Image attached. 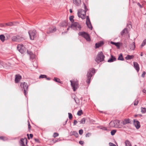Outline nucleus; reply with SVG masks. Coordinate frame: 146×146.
I'll return each mask as SVG.
<instances>
[{"label": "nucleus", "mask_w": 146, "mask_h": 146, "mask_svg": "<svg viewBox=\"0 0 146 146\" xmlns=\"http://www.w3.org/2000/svg\"><path fill=\"white\" fill-rule=\"evenodd\" d=\"M95 70L94 69L92 68L90 69L88 71L87 75L86 82L89 84L90 82V80L93 75L95 73Z\"/></svg>", "instance_id": "obj_1"}, {"label": "nucleus", "mask_w": 146, "mask_h": 146, "mask_svg": "<svg viewBox=\"0 0 146 146\" xmlns=\"http://www.w3.org/2000/svg\"><path fill=\"white\" fill-rule=\"evenodd\" d=\"M85 10L80 9L78 10V16L82 19H84L86 18V13L87 10V9L85 4L84 5Z\"/></svg>", "instance_id": "obj_2"}, {"label": "nucleus", "mask_w": 146, "mask_h": 146, "mask_svg": "<svg viewBox=\"0 0 146 146\" xmlns=\"http://www.w3.org/2000/svg\"><path fill=\"white\" fill-rule=\"evenodd\" d=\"M104 56L102 52L98 53L97 55L96 59V61L98 63H99L104 60Z\"/></svg>", "instance_id": "obj_3"}, {"label": "nucleus", "mask_w": 146, "mask_h": 146, "mask_svg": "<svg viewBox=\"0 0 146 146\" xmlns=\"http://www.w3.org/2000/svg\"><path fill=\"white\" fill-rule=\"evenodd\" d=\"M22 90H24V93L25 96L27 94V90L28 88V86L27 83L25 82L21 83L20 84Z\"/></svg>", "instance_id": "obj_4"}, {"label": "nucleus", "mask_w": 146, "mask_h": 146, "mask_svg": "<svg viewBox=\"0 0 146 146\" xmlns=\"http://www.w3.org/2000/svg\"><path fill=\"white\" fill-rule=\"evenodd\" d=\"M71 85L74 91H75L79 87L78 81L70 80Z\"/></svg>", "instance_id": "obj_5"}, {"label": "nucleus", "mask_w": 146, "mask_h": 146, "mask_svg": "<svg viewBox=\"0 0 146 146\" xmlns=\"http://www.w3.org/2000/svg\"><path fill=\"white\" fill-rule=\"evenodd\" d=\"M120 121L119 120H115L111 121L109 123V125L111 127H118L120 128L119 125Z\"/></svg>", "instance_id": "obj_6"}, {"label": "nucleus", "mask_w": 146, "mask_h": 146, "mask_svg": "<svg viewBox=\"0 0 146 146\" xmlns=\"http://www.w3.org/2000/svg\"><path fill=\"white\" fill-rule=\"evenodd\" d=\"M71 28L74 30H80L81 27V25L77 22H74L72 23Z\"/></svg>", "instance_id": "obj_7"}, {"label": "nucleus", "mask_w": 146, "mask_h": 146, "mask_svg": "<svg viewBox=\"0 0 146 146\" xmlns=\"http://www.w3.org/2000/svg\"><path fill=\"white\" fill-rule=\"evenodd\" d=\"M18 50L22 54L25 51V47L22 44H19L17 47Z\"/></svg>", "instance_id": "obj_8"}, {"label": "nucleus", "mask_w": 146, "mask_h": 146, "mask_svg": "<svg viewBox=\"0 0 146 146\" xmlns=\"http://www.w3.org/2000/svg\"><path fill=\"white\" fill-rule=\"evenodd\" d=\"M86 24L88 28L91 30L92 29V27L90 21V19L88 16H87L86 18Z\"/></svg>", "instance_id": "obj_9"}, {"label": "nucleus", "mask_w": 146, "mask_h": 146, "mask_svg": "<svg viewBox=\"0 0 146 146\" xmlns=\"http://www.w3.org/2000/svg\"><path fill=\"white\" fill-rule=\"evenodd\" d=\"M129 30L127 28L124 29L121 33V36H129L128 34Z\"/></svg>", "instance_id": "obj_10"}, {"label": "nucleus", "mask_w": 146, "mask_h": 146, "mask_svg": "<svg viewBox=\"0 0 146 146\" xmlns=\"http://www.w3.org/2000/svg\"><path fill=\"white\" fill-rule=\"evenodd\" d=\"M56 30V28L55 27H52L49 28L47 31L48 33H50L55 32Z\"/></svg>", "instance_id": "obj_11"}, {"label": "nucleus", "mask_w": 146, "mask_h": 146, "mask_svg": "<svg viewBox=\"0 0 146 146\" xmlns=\"http://www.w3.org/2000/svg\"><path fill=\"white\" fill-rule=\"evenodd\" d=\"M11 39L13 41L20 42L23 40V37H12Z\"/></svg>", "instance_id": "obj_12"}, {"label": "nucleus", "mask_w": 146, "mask_h": 146, "mask_svg": "<svg viewBox=\"0 0 146 146\" xmlns=\"http://www.w3.org/2000/svg\"><path fill=\"white\" fill-rule=\"evenodd\" d=\"M133 124L135 127L137 129H139L140 127L139 122L136 119L133 120Z\"/></svg>", "instance_id": "obj_13"}, {"label": "nucleus", "mask_w": 146, "mask_h": 146, "mask_svg": "<svg viewBox=\"0 0 146 146\" xmlns=\"http://www.w3.org/2000/svg\"><path fill=\"white\" fill-rule=\"evenodd\" d=\"M30 36H34L36 34V31L35 30H31L29 31Z\"/></svg>", "instance_id": "obj_14"}, {"label": "nucleus", "mask_w": 146, "mask_h": 146, "mask_svg": "<svg viewBox=\"0 0 146 146\" xmlns=\"http://www.w3.org/2000/svg\"><path fill=\"white\" fill-rule=\"evenodd\" d=\"M130 119H125L121 121V123L123 125H125L126 124L130 123Z\"/></svg>", "instance_id": "obj_15"}, {"label": "nucleus", "mask_w": 146, "mask_h": 146, "mask_svg": "<svg viewBox=\"0 0 146 146\" xmlns=\"http://www.w3.org/2000/svg\"><path fill=\"white\" fill-rule=\"evenodd\" d=\"M18 23V22H9L7 23H5V25L6 27L7 26H12L13 25H16Z\"/></svg>", "instance_id": "obj_16"}, {"label": "nucleus", "mask_w": 146, "mask_h": 146, "mask_svg": "<svg viewBox=\"0 0 146 146\" xmlns=\"http://www.w3.org/2000/svg\"><path fill=\"white\" fill-rule=\"evenodd\" d=\"M21 79V76L19 74L16 75L15 76V81L16 83H18Z\"/></svg>", "instance_id": "obj_17"}, {"label": "nucleus", "mask_w": 146, "mask_h": 146, "mask_svg": "<svg viewBox=\"0 0 146 146\" xmlns=\"http://www.w3.org/2000/svg\"><path fill=\"white\" fill-rule=\"evenodd\" d=\"M104 44V42L103 41H100L96 43L95 44L96 48H98L100 47L101 46Z\"/></svg>", "instance_id": "obj_18"}, {"label": "nucleus", "mask_w": 146, "mask_h": 146, "mask_svg": "<svg viewBox=\"0 0 146 146\" xmlns=\"http://www.w3.org/2000/svg\"><path fill=\"white\" fill-rule=\"evenodd\" d=\"M134 67L137 72L139 70V66L138 63L136 62H133Z\"/></svg>", "instance_id": "obj_19"}, {"label": "nucleus", "mask_w": 146, "mask_h": 146, "mask_svg": "<svg viewBox=\"0 0 146 146\" xmlns=\"http://www.w3.org/2000/svg\"><path fill=\"white\" fill-rule=\"evenodd\" d=\"M78 35L80 36H89L88 34L84 32H80L78 33Z\"/></svg>", "instance_id": "obj_20"}, {"label": "nucleus", "mask_w": 146, "mask_h": 146, "mask_svg": "<svg viewBox=\"0 0 146 146\" xmlns=\"http://www.w3.org/2000/svg\"><path fill=\"white\" fill-rule=\"evenodd\" d=\"M27 139L26 138L22 139L21 140V146H25V144L27 143Z\"/></svg>", "instance_id": "obj_21"}, {"label": "nucleus", "mask_w": 146, "mask_h": 146, "mask_svg": "<svg viewBox=\"0 0 146 146\" xmlns=\"http://www.w3.org/2000/svg\"><path fill=\"white\" fill-rule=\"evenodd\" d=\"M74 3L77 6H79L81 4V0H73Z\"/></svg>", "instance_id": "obj_22"}, {"label": "nucleus", "mask_w": 146, "mask_h": 146, "mask_svg": "<svg viewBox=\"0 0 146 146\" xmlns=\"http://www.w3.org/2000/svg\"><path fill=\"white\" fill-rule=\"evenodd\" d=\"M111 58L108 60V62H113V61H115L116 60V59L113 56L111 55Z\"/></svg>", "instance_id": "obj_23"}, {"label": "nucleus", "mask_w": 146, "mask_h": 146, "mask_svg": "<svg viewBox=\"0 0 146 146\" xmlns=\"http://www.w3.org/2000/svg\"><path fill=\"white\" fill-rule=\"evenodd\" d=\"M27 52L28 54H29L30 55V57L31 58L33 59L35 58V55L33 54L31 52L27 51Z\"/></svg>", "instance_id": "obj_24"}, {"label": "nucleus", "mask_w": 146, "mask_h": 146, "mask_svg": "<svg viewBox=\"0 0 146 146\" xmlns=\"http://www.w3.org/2000/svg\"><path fill=\"white\" fill-rule=\"evenodd\" d=\"M125 146H132V145L130 142L128 140H126L125 142Z\"/></svg>", "instance_id": "obj_25"}, {"label": "nucleus", "mask_w": 146, "mask_h": 146, "mask_svg": "<svg viewBox=\"0 0 146 146\" xmlns=\"http://www.w3.org/2000/svg\"><path fill=\"white\" fill-rule=\"evenodd\" d=\"M110 43H111L112 44H113L115 45L118 48H119V47L120 46V43L119 42L115 43V42H113L112 41H111L110 42Z\"/></svg>", "instance_id": "obj_26"}, {"label": "nucleus", "mask_w": 146, "mask_h": 146, "mask_svg": "<svg viewBox=\"0 0 146 146\" xmlns=\"http://www.w3.org/2000/svg\"><path fill=\"white\" fill-rule=\"evenodd\" d=\"M134 55H128L125 57V58L127 60H128L133 59L134 58Z\"/></svg>", "instance_id": "obj_27"}, {"label": "nucleus", "mask_w": 146, "mask_h": 146, "mask_svg": "<svg viewBox=\"0 0 146 146\" xmlns=\"http://www.w3.org/2000/svg\"><path fill=\"white\" fill-rule=\"evenodd\" d=\"M0 39L1 41L3 42L5 40H7L9 39V37H0Z\"/></svg>", "instance_id": "obj_28"}, {"label": "nucleus", "mask_w": 146, "mask_h": 146, "mask_svg": "<svg viewBox=\"0 0 146 146\" xmlns=\"http://www.w3.org/2000/svg\"><path fill=\"white\" fill-rule=\"evenodd\" d=\"M135 48V43L133 42L131 45L130 47V48L131 50H134Z\"/></svg>", "instance_id": "obj_29"}, {"label": "nucleus", "mask_w": 146, "mask_h": 146, "mask_svg": "<svg viewBox=\"0 0 146 146\" xmlns=\"http://www.w3.org/2000/svg\"><path fill=\"white\" fill-rule=\"evenodd\" d=\"M141 112L143 113H145L146 112V108H141Z\"/></svg>", "instance_id": "obj_30"}, {"label": "nucleus", "mask_w": 146, "mask_h": 146, "mask_svg": "<svg viewBox=\"0 0 146 146\" xmlns=\"http://www.w3.org/2000/svg\"><path fill=\"white\" fill-rule=\"evenodd\" d=\"M86 119L84 118H83L80 121L81 124H84L85 123Z\"/></svg>", "instance_id": "obj_31"}, {"label": "nucleus", "mask_w": 146, "mask_h": 146, "mask_svg": "<svg viewBox=\"0 0 146 146\" xmlns=\"http://www.w3.org/2000/svg\"><path fill=\"white\" fill-rule=\"evenodd\" d=\"M146 44V39H145L143 41V42L141 46V48H142Z\"/></svg>", "instance_id": "obj_32"}, {"label": "nucleus", "mask_w": 146, "mask_h": 146, "mask_svg": "<svg viewBox=\"0 0 146 146\" xmlns=\"http://www.w3.org/2000/svg\"><path fill=\"white\" fill-rule=\"evenodd\" d=\"M54 80L58 82L59 83H61V82L60 81V79L59 78H54Z\"/></svg>", "instance_id": "obj_33"}, {"label": "nucleus", "mask_w": 146, "mask_h": 146, "mask_svg": "<svg viewBox=\"0 0 146 146\" xmlns=\"http://www.w3.org/2000/svg\"><path fill=\"white\" fill-rule=\"evenodd\" d=\"M83 114V112L82 110H81L78 111L77 112V114L79 115H81L82 114Z\"/></svg>", "instance_id": "obj_34"}, {"label": "nucleus", "mask_w": 146, "mask_h": 146, "mask_svg": "<svg viewBox=\"0 0 146 146\" xmlns=\"http://www.w3.org/2000/svg\"><path fill=\"white\" fill-rule=\"evenodd\" d=\"M118 60H123V58L122 55L121 54H120L119 55V57L118 58Z\"/></svg>", "instance_id": "obj_35"}, {"label": "nucleus", "mask_w": 146, "mask_h": 146, "mask_svg": "<svg viewBox=\"0 0 146 146\" xmlns=\"http://www.w3.org/2000/svg\"><path fill=\"white\" fill-rule=\"evenodd\" d=\"M73 18H74V16H71L69 17L70 20L71 22L72 23L74 21V20H73Z\"/></svg>", "instance_id": "obj_36"}, {"label": "nucleus", "mask_w": 146, "mask_h": 146, "mask_svg": "<svg viewBox=\"0 0 146 146\" xmlns=\"http://www.w3.org/2000/svg\"><path fill=\"white\" fill-rule=\"evenodd\" d=\"M0 139L5 141L7 140V138L5 137L1 136L0 137Z\"/></svg>", "instance_id": "obj_37"}, {"label": "nucleus", "mask_w": 146, "mask_h": 146, "mask_svg": "<svg viewBox=\"0 0 146 146\" xmlns=\"http://www.w3.org/2000/svg\"><path fill=\"white\" fill-rule=\"evenodd\" d=\"M59 135V134L57 133H54L53 134V136L55 138L56 137L58 136Z\"/></svg>", "instance_id": "obj_38"}, {"label": "nucleus", "mask_w": 146, "mask_h": 146, "mask_svg": "<svg viewBox=\"0 0 146 146\" xmlns=\"http://www.w3.org/2000/svg\"><path fill=\"white\" fill-rule=\"evenodd\" d=\"M116 131L115 130H113L111 131V134L113 135H114L116 133Z\"/></svg>", "instance_id": "obj_39"}, {"label": "nucleus", "mask_w": 146, "mask_h": 146, "mask_svg": "<svg viewBox=\"0 0 146 146\" xmlns=\"http://www.w3.org/2000/svg\"><path fill=\"white\" fill-rule=\"evenodd\" d=\"M69 118L70 119H71L72 117V115L71 113H68Z\"/></svg>", "instance_id": "obj_40"}, {"label": "nucleus", "mask_w": 146, "mask_h": 146, "mask_svg": "<svg viewBox=\"0 0 146 146\" xmlns=\"http://www.w3.org/2000/svg\"><path fill=\"white\" fill-rule=\"evenodd\" d=\"M46 76L45 75H41L39 76V78H46Z\"/></svg>", "instance_id": "obj_41"}, {"label": "nucleus", "mask_w": 146, "mask_h": 146, "mask_svg": "<svg viewBox=\"0 0 146 146\" xmlns=\"http://www.w3.org/2000/svg\"><path fill=\"white\" fill-rule=\"evenodd\" d=\"M87 41H89L90 40V37H84Z\"/></svg>", "instance_id": "obj_42"}, {"label": "nucleus", "mask_w": 146, "mask_h": 146, "mask_svg": "<svg viewBox=\"0 0 146 146\" xmlns=\"http://www.w3.org/2000/svg\"><path fill=\"white\" fill-rule=\"evenodd\" d=\"M91 135V133H88L86 135V137H89Z\"/></svg>", "instance_id": "obj_43"}, {"label": "nucleus", "mask_w": 146, "mask_h": 146, "mask_svg": "<svg viewBox=\"0 0 146 146\" xmlns=\"http://www.w3.org/2000/svg\"><path fill=\"white\" fill-rule=\"evenodd\" d=\"M79 133L80 135H82L83 133V130L82 129H80L79 130Z\"/></svg>", "instance_id": "obj_44"}, {"label": "nucleus", "mask_w": 146, "mask_h": 146, "mask_svg": "<svg viewBox=\"0 0 146 146\" xmlns=\"http://www.w3.org/2000/svg\"><path fill=\"white\" fill-rule=\"evenodd\" d=\"M0 27H5V23H0Z\"/></svg>", "instance_id": "obj_45"}, {"label": "nucleus", "mask_w": 146, "mask_h": 146, "mask_svg": "<svg viewBox=\"0 0 146 146\" xmlns=\"http://www.w3.org/2000/svg\"><path fill=\"white\" fill-rule=\"evenodd\" d=\"M139 101L138 100H137L134 103V104L135 106L137 105Z\"/></svg>", "instance_id": "obj_46"}, {"label": "nucleus", "mask_w": 146, "mask_h": 146, "mask_svg": "<svg viewBox=\"0 0 146 146\" xmlns=\"http://www.w3.org/2000/svg\"><path fill=\"white\" fill-rule=\"evenodd\" d=\"M109 145L110 146H116L115 144L111 143H110Z\"/></svg>", "instance_id": "obj_47"}, {"label": "nucleus", "mask_w": 146, "mask_h": 146, "mask_svg": "<svg viewBox=\"0 0 146 146\" xmlns=\"http://www.w3.org/2000/svg\"><path fill=\"white\" fill-rule=\"evenodd\" d=\"M146 73L145 71L143 72V73L141 75L142 77H144L145 76Z\"/></svg>", "instance_id": "obj_48"}, {"label": "nucleus", "mask_w": 146, "mask_h": 146, "mask_svg": "<svg viewBox=\"0 0 146 146\" xmlns=\"http://www.w3.org/2000/svg\"><path fill=\"white\" fill-rule=\"evenodd\" d=\"M28 129L29 130H30L31 129V125H30V123L29 121H28Z\"/></svg>", "instance_id": "obj_49"}, {"label": "nucleus", "mask_w": 146, "mask_h": 146, "mask_svg": "<svg viewBox=\"0 0 146 146\" xmlns=\"http://www.w3.org/2000/svg\"><path fill=\"white\" fill-rule=\"evenodd\" d=\"M78 122L76 120H74V125H76V124Z\"/></svg>", "instance_id": "obj_50"}, {"label": "nucleus", "mask_w": 146, "mask_h": 146, "mask_svg": "<svg viewBox=\"0 0 146 146\" xmlns=\"http://www.w3.org/2000/svg\"><path fill=\"white\" fill-rule=\"evenodd\" d=\"M84 143V141H80L79 142V143L81 145H83Z\"/></svg>", "instance_id": "obj_51"}, {"label": "nucleus", "mask_w": 146, "mask_h": 146, "mask_svg": "<svg viewBox=\"0 0 146 146\" xmlns=\"http://www.w3.org/2000/svg\"><path fill=\"white\" fill-rule=\"evenodd\" d=\"M72 133V134L73 135H75L76 134L77 135H78L76 131H73Z\"/></svg>", "instance_id": "obj_52"}, {"label": "nucleus", "mask_w": 146, "mask_h": 146, "mask_svg": "<svg viewBox=\"0 0 146 146\" xmlns=\"http://www.w3.org/2000/svg\"><path fill=\"white\" fill-rule=\"evenodd\" d=\"M30 137L31 138H32L33 137V135L31 134H30Z\"/></svg>", "instance_id": "obj_53"}, {"label": "nucleus", "mask_w": 146, "mask_h": 146, "mask_svg": "<svg viewBox=\"0 0 146 146\" xmlns=\"http://www.w3.org/2000/svg\"><path fill=\"white\" fill-rule=\"evenodd\" d=\"M127 27H128L129 28H131L132 26L131 24H129L127 25Z\"/></svg>", "instance_id": "obj_54"}, {"label": "nucleus", "mask_w": 146, "mask_h": 146, "mask_svg": "<svg viewBox=\"0 0 146 146\" xmlns=\"http://www.w3.org/2000/svg\"><path fill=\"white\" fill-rule=\"evenodd\" d=\"M144 93H146V90L145 89H143L142 91Z\"/></svg>", "instance_id": "obj_55"}, {"label": "nucleus", "mask_w": 146, "mask_h": 146, "mask_svg": "<svg viewBox=\"0 0 146 146\" xmlns=\"http://www.w3.org/2000/svg\"><path fill=\"white\" fill-rule=\"evenodd\" d=\"M30 38L31 40H34V37H30Z\"/></svg>", "instance_id": "obj_56"}, {"label": "nucleus", "mask_w": 146, "mask_h": 146, "mask_svg": "<svg viewBox=\"0 0 146 146\" xmlns=\"http://www.w3.org/2000/svg\"><path fill=\"white\" fill-rule=\"evenodd\" d=\"M35 141H36V142H39V140H38V139H35Z\"/></svg>", "instance_id": "obj_57"}, {"label": "nucleus", "mask_w": 146, "mask_h": 146, "mask_svg": "<svg viewBox=\"0 0 146 146\" xmlns=\"http://www.w3.org/2000/svg\"><path fill=\"white\" fill-rule=\"evenodd\" d=\"M137 5L140 7H142L141 5L139 3H137Z\"/></svg>", "instance_id": "obj_58"}, {"label": "nucleus", "mask_w": 146, "mask_h": 146, "mask_svg": "<svg viewBox=\"0 0 146 146\" xmlns=\"http://www.w3.org/2000/svg\"><path fill=\"white\" fill-rule=\"evenodd\" d=\"M27 136L28 137V139H30V137H29V134H27Z\"/></svg>", "instance_id": "obj_59"}, {"label": "nucleus", "mask_w": 146, "mask_h": 146, "mask_svg": "<svg viewBox=\"0 0 146 146\" xmlns=\"http://www.w3.org/2000/svg\"><path fill=\"white\" fill-rule=\"evenodd\" d=\"M70 13H72V11L71 9H70Z\"/></svg>", "instance_id": "obj_60"}, {"label": "nucleus", "mask_w": 146, "mask_h": 146, "mask_svg": "<svg viewBox=\"0 0 146 146\" xmlns=\"http://www.w3.org/2000/svg\"><path fill=\"white\" fill-rule=\"evenodd\" d=\"M0 36H5L4 35H0Z\"/></svg>", "instance_id": "obj_61"}, {"label": "nucleus", "mask_w": 146, "mask_h": 146, "mask_svg": "<svg viewBox=\"0 0 146 146\" xmlns=\"http://www.w3.org/2000/svg\"><path fill=\"white\" fill-rule=\"evenodd\" d=\"M46 78L47 80H50V78Z\"/></svg>", "instance_id": "obj_62"}, {"label": "nucleus", "mask_w": 146, "mask_h": 146, "mask_svg": "<svg viewBox=\"0 0 146 146\" xmlns=\"http://www.w3.org/2000/svg\"><path fill=\"white\" fill-rule=\"evenodd\" d=\"M140 55H141V56H143V54L142 53H141V54Z\"/></svg>", "instance_id": "obj_63"}, {"label": "nucleus", "mask_w": 146, "mask_h": 146, "mask_svg": "<svg viewBox=\"0 0 146 146\" xmlns=\"http://www.w3.org/2000/svg\"><path fill=\"white\" fill-rule=\"evenodd\" d=\"M69 28H70V27H69L67 29V30H68V29H69Z\"/></svg>", "instance_id": "obj_64"}]
</instances>
